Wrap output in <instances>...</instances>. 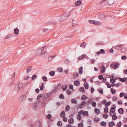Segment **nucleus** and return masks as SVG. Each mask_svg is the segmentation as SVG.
Instances as JSON below:
<instances>
[{
  "mask_svg": "<svg viewBox=\"0 0 127 127\" xmlns=\"http://www.w3.org/2000/svg\"><path fill=\"white\" fill-rule=\"evenodd\" d=\"M72 92L70 90L68 89L66 91L67 94L68 95H70L71 94Z\"/></svg>",
  "mask_w": 127,
  "mask_h": 127,
  "instance_id": "50",
  "label": "nucleus"
},
{
  "mask_svg": "<svg viewBox=\"0 0 127 127\" xmlns=\"http://www.w3.org/2000/svg\"><path fill=\"white\" fill-rule=\"evenodd\" d=\"M105 50L103 49H102L97 52L96 53V54L97 55H99V54H104L105 53Z\"/></svg>",
  "mask_w": 127,
  "mask_h": 127,
  "instance_id": "8",
  "label": "nucleus"
},
{
  "mask_svg": "<svg viewBox=\"0 0 127 127\" xmlns=\"http://www.w3.org/2000/svg\"><path fill=\"white\" fill-rule=\"evenodd\" d=\"M20 98L22 100H25L26 99V95H21L20 97Z\"/></svg>",
  "mask_w": 127,
  "mask_h": 127,
  "instance_id": "23",
  "label": "nucleus"
},
{
  "mask_svg": "<svg viewBox=\"0 0 127 127\" xmlns=\"http://www.w3.org/2000/svg\"><path fill=\"white\" fill-rule=\"evenodd\" d=\"M116 125L118 127H120L121 126V121L119 122L118 124H117Z\"/></svg>",
  "mask_w": 127,
  "mask_h": 127,
  "instance_id": "59",
  "label": "nucleus"
},
{
  "mask_svg": "<svg viewBox=\"0 0 127 127\" xmlns=\"http://www.w3.org/2000/svg\"><path fill=\"white\" fill-rule=\"evenodd\" d=\"M98 91L100 94H103V89H99Z\"/></svg>",
  "mask_w": 127,
  "mask_h": 127,
  "instance_id": "44",
  "label": "nucleus"
},
{
  "mask_svg": "<svg viewBox=\"0 0 127 127\" xmlns=\"http://www.w3.org/2000/svg\"><path fill=\"white\" fill-rule=\"evenodd\" d=\"M45 46H44L43 47H42L41 48H39V49L37 50L36 51V54H35V55L34 56V57H35L37 55H39L41 54V55L42 54V52L43 50L45 48Z\"/></svg>",
  "mask_w": 127,
  "mask_h": 127,
  "instance_id": "2",
  "label": "nucleus"
},
{
  "mask_svg": "<svg viewBox=\"0 0 127 127\" xmlns=\"http://www.w3.org/2000/svg\"><path fill=\"white\" fill-rule=\"evenodd\" d=\"M111 92L112 93V94H114L116 93V90L111 88Z\"/></svg>",
  "mask_w": 127,
  "mask_h": 127,
  "instance_id": "36",
  "label": "nucleus"
},
{
  "mask_svg": "<svg viewBox=\"0 0 127 127\" xmlns=\"http://www.w3.org/2000/svg\"><path fill=\"white\" fill-rule=\"evenodd\" d=\"M77 118L79 120H80L81 119V116L79 114L77 115Z\"/></svg>",
  "mask_w": 127,
  "mask_h": 127,
  "instance_id": "60",
  "label": "nucleus"
},
{
  "mask_svg": "<svg viewBox=\"0 0 127 127\" xmlns=\"http://www.w3.org/2000/svg\"><path fill=\"white\" fill-rule=\"evenodd\" d=\"M83 67L81 66L79 68V73L80 74H82L83 72Z\"/></svg>",
  "mask_w": 127,
  "mask_h": 127,
  "instance_id": "25",
  "label": "nucleus"
},
{
  "mask_svg": "<svg viewBox=\"0 0 127 127\" xmlns=\"http://www.w3.org/2000/svg\"><path fill=\"white\" fill-rule=\"evenodd\" d=\"M46 117L47 118L50 119L52 117V116L50 114H48L46 116Z\"/></svg>",
  "mask_w": 127,
  "mask_h": 127,
  "instance_id": "52",
  "label": "nucleus"
},
{
  "mask_svg": "<svg viewBox=\"0 0 127 127\" xmlns=\"http://www.w3.org/2000/svg\"><path fill=\"white\" fill-rule=\"evenodd\" d=\"M23 83L22 82H20L19 84L18 85V88L19 89L18 90L20 89H21L23 87Z\"/></svg>",
  "mask_w": 127,
  "mask_h": 127,
  "instance_id": "33",
  "label": "nucleus"
},
{
  "mask_svg": "<svg viewBox=\"0 0 127 127\" xmlns=\"http://www.w3.org/2000/svg\"><path fill=\"white\" fill-rule=\"evenodd\" d=\"M39 100H37V101H36L35 102V104H34V105L33 106V108L34 109H35V108H36V107L37 106L36 105V104H37V103H38L39 102Z\"/></svg>",
  "mask_w": 127,
  "mask_h": 127,
  "instance_id": "51",
  "label": "nucleus"
},
{
  "mask_svg": "<svg viewBox=\"0 0 127 127\" xmlns=\"http://www.w3.org/2000/svg\"><path fill=\"white\" fill-rule=\"evenodd\" d=\"M100 68L101 69V72L102 73H104L105 72L106 68L104 66H102Z\"/></svg>",
  "mask_w": 127,
  "mask_h": 127,
  "instance_id": "17",
  "label": "nucleus"
},
{
  "mask_svg": "<svg viewBox=\"0 0 127 127\" xmlns=\"http://www.w3.org/2000/svg\"><path fill=\"white\" fill-rule=\"evenodd\" d=\"M120 81L122 82H124L126 81V79L125 78H120Z\"/></svg>",
  "mask_w": 127,
  "mask_h": 127,
  "instance_id": "56",
  "label": "nucleus"
},
{
  "mask_svg": "<svg viewBox=\"0 0 127 127\" xmlns=\"http://www.w3.org/2000/svg\"><path fill=\"white\" fill-rule=\"evenodd\" d=\"M94 112L96 114H98L100 113V111L97 108H95L94 109Z\"/></svg>",
  "mask_w": 127,
  "mask_h": 127,
  "instance_id": "16",
  "label": "nucleus"
},
{
  "mask_svg": "<svg viewBox=\"0 0 127 127\" xmlns=\"http://www.w3.org/2000/svg\"><path fill=\"white\" fill-rule=\"evenodd\" d=\"M84 58L87 59H89V57H88L87 56H86L85 54H83L82 55H81L78 57V59L79 60H80Z\"/></svg>",
  "mask_w": 127,
  "mask_h": 127,
  "instance_id": "6",
  "label": "nucleus"
},
{
  "mask_svg": "<svg viewBox=\"0 0 127 127\" xmlns=\"http://www.w3.org/2000/svg\"><path fill=\"white\" fill-rule=\"evenodd\" d=\"M79 90L81 92H82L83 93H84L85 91V90L83 87H80L79 88Z\"/></svg>",
  "mask_w": 127,
  "mask_h": 127,
  "instance_id": "26",
  "label": "nucleus"
},
{
  "mask_svg": "<svg viewBox=\"0 0 127 127\" xmlns=\"http://www.w3.org/2000/svg\"><path fill=\"white\" fill-rule=\"evenodd\" d=\"M108 111V108L107 107L105 106L104 109V112L105 113H107Z\"/></svg>",
  "mask_w": 127,
  "mask_h": 127,
  "instance_id": "20",
  "label": "nucleus"
},
{
  "mask_svg": "<svg viewBox=\"0 0 127 127\" xmlns=\"http://www.w3.org/2000/svg\"><path fill=\"white\" fill-rule=\"evenodd\" d=\"M56 90V89H55L54 90H52V91L50 93L46 94V95H47V96L46 97L45 96L44 97H45V98H46L47 97H49L52 96V95L53 93H54L56 92V91L55 90Z\"/></svg>",
  "mask_w": 127,
  "mask_h": 127,
  "instance_id": "3",
  "label": "nucleus"
},
{
  "mask_svg": "<svg viewBox=\"0 0 127 127\" xmlns=\"http://www.w3.org/2000/svg\"><path fill=\"white\" fill-rule=\"evenodd\" d=\"M114 75H113L112 76V78L110 80V82L112 83V84L114 83L116 79H114L113 78Z\"/></svg>",
  "mask_w": 127,
  "mask_h": 127,
  "instance_id": "10",
  "label": "nucleus"
},
{
  "mask_svg": "<svg viewBox=\"0 0 127 127\" xmlns=\"http://www.w3.org/2000/svg\"><path fill=\"white\" fill-rule=\"evenodd\" d=\"M92 104L93 107H95L96 106V103L95 101H93L92 102Z\"/></svg>",
  "mask_w": 127,
  "mask_h": 127,
  "instance_id": "57",
  "label": "nucleus"
},
{
  "mask_svg": "<svg viewBox=\"0 0 127 127\" xmlns=\"http://www.w3.org/2000/svg\"><path fill=\"white\" fill-rule=\"evenodd\" d=\"M89 21V23L91 24L97 25H99L100 24V22L98 21L92 20H90Z\"/></svg>",
  "mask_w": 127,
  "mask_h": 127,
  "instance_id": "5",
  "label": "nucleus"
},
{
  "mask_svg": "<svg viewBox=\"0 0 127 127\" xmlns=\"http://www.w3.org/2000/svg\"><path fill=\"white\" fill-rule=\"evenodd\" d=\"M48 48H47L46 49V51H44V52L41 54V55H42V56L44 57H47V56L48 55L49 53H47V50H48Z\"/></svg>",
  "mask_w": 127,
  "mask_h": 127,
  "instance_id": "7",
  "label": "nucleus"
},
{
  "mask_svg": "<svg viewBox=\"0 0 127 127\" xmlns=\"http://www.w3.org/2000/svg\"><path fill=\"white\" fill-rule=\"evenodd\" d=\"M81 4V2L80 0H77L75 2V4L77 6H79Z\"/></svg>",
  "mask_w": 127,
  "mask_h": 127,
  "instance_id": "14",
  "label": "nucleus"
},
{
  "mask_svg": "<svg viewBox=\"0 0 127 127\" xmlns=\"http://www.w3.org/2000/svg\"><path fill=\"white\" fill-rule=\"evenodd\" d=\"M121 52L122 53H124L126 51V48L124 47L122 48L121 49Z\"/></svg>",
  "mask_w": 127,
  "mask_h": 127,
  "instance_id": "48",
  "label": "nucleus"
},
{
  "mask_svg": "<svg viewBox=\"0 0 127 127\" xmlns=\"http://www.w3.org/2000/svg\"><path fill=\"white\" fill-rule=\"evenodd\" d=\"M14 32L16 34H18L19 33V29L17 28H16L14 30Z\"/></svg>",
  "mask_w": 127,
  "mask_h": 127,
  "instance_id": "13",
  "label": "nucleus"
},
{
  "mask_svg": "<svg viewBox=\"0 0 127 127\" xmlns=\"http://www.w3.org/2000/svg\"><path fill=\"white\" fill-rule=\"evenodd\" d=\"M87 98V96H86L85 95H83L81 98V99L82 100H85Z\"/></svg>",
  "mask_w": 127,
  "mask_h": 127,
  "instance_id": "40",
  "label": "nucleus"
},
{
  "mask_svg": "<svg viewBox=\"0 0 127 127\" xmlns=\"http://www.w3.org/2000/svg\"><path fill=\"white\" fill-rule=\"evenodd\" d=\"M114 0H109L108 4L109 5H112L114 3Z\"/></svg>",
  "mask_w": 127,
  "mask_h": 127,
  "instance_id": "30",
  "label": "nucleus"
},
{
  "mask_svg": "<svg viewBox=\"0 0 127 127\" xmlns=\"http://www.w3.org/2000/svg\"><path fill=\"white\" fill-rule=\"evenodd\" d=\"M106 114L105 113L104 114L103 116V118L105 119H106L108 117V115Z\"/></svg>",
  "mask_w": 127,
  "mask_h": 127,
  "instance_id": "58",
  "label": "nucleus"
},
{
  "mask_svg": "<svg viewBox=\"0 0 127 127\" xmlns=\"http://www.w3.org/2000/svg\"><path fill=\"white\" fill-rule=\"evenodd\" d=\"M44 32L46 33L48 31V30H50V29H48L46 28H44L41 29Z\"/></svg>",
  "mask_w": 127,
  "mask_h": 127,
  "instance_id": "24",
  "label": "nucleus"
},
{
  "mask_svg": "<svg viewBox=\"0 0 127 127\" xmlns=\"http://www.w3.org/2000/svg\"><path fill=\"white\" fill-rule=\"evenodd\" d=\"M35 124H37L38 127H41V124L39 121H37L35 122Z\"/></svg>",
  "mask_w": 127,
  "mask_h": 127,
  "instance_id": "19",
  "label": "nucleus"
},
{
  "mask_svg": "<svg viewBox=\"0 0 127 127\" xmlns=\"http://www.w3.org/2000/svg\"><path fill=\"white\" fill-rule=\"evenodd\" d=\"M80 82L79 80H76L74 81V85L78 86L80 85Z\"/></svg>",
  "mask_w": 127,
  "mask_h": 127,
  "instance_id": "11",
  "label": "nucleus"
},
{
  "mask_svg": "<svg viewBox=\"0 0 127 127\" xmlns=\"http://www.w3.org/2000/svg\"><path fill=\"white\" fill-rule=\"evenodd\" d=\"M98 16L101 19H103L105 17V15L103 14H100Z\"/></svg>",
  "mask_w": 127,
  "mask_h": 127,
  "instance_id": "18",
  "label": "nucleus"
},
{
  "mask_svg": "<svg viewBox=\"0 0 127 127\" xmlns=\"http://www.w3.org/2000/svg\"><path fill=\"white\" fill-rule=\"evenodd\" d=\"M111 104V102L110 101H108L106 102V103H105V106L107 107V106H109V105Z\"/></svg>",
  "mask_w": 127,
  "mask_h": 127,
  "instance_id": "38",
  "label": "nucleus"
},
{
  "mask_svg": "<svg viewBox=\"0 0 127 127\" xmlns=\"http://www.w3.org/2000/svg\"><path fill=\"white\" fill-rule=\"evenodd\" d=\"M65 115L64 111H63L61 112V113L60 114V116L61 117H63L64 116H65Z\"/></svg>",
  "mask_w": 127,
  "mask_h": 127,
  "instance_id": "34",
  "label": "nucleus"
},
{
  "mask_svg": "<svg viewBox=\"0 0 127 127\" xmlns=\"http://www.w3.org/2000/svg\"><path fill=\"white\" fill-rule=\"evenodd\" d=\"M37 77V75L36 74H34L32 75V79L33 80Z\"/></svg>",
  "mask_w": 127,
  "mask_h": 127,
  "instance_id": "47",
  "label": "nucleus"
},
{
  "mask_svg": "<svg viewBox=\"0 0 127 127\" xmlns=\"http://www.w3.org/2000/svg\"><path fill=\"white\" fill-rule=\"evenodd\" d=\"M83 116H88L89 115L88 112L87 111H85L84 112L83 111V113L82 114Z\"/></svg>",
  "mask_w": 127,
  "mask_h": 127,
  "instance_id": "35",
  "label": "nucleus"
},
{
  "mask_svg": "<svg viewBox=\"0 0 127 127\" xmlns=\"http://www.w3.org/2000/svg\"><path fill=\"white\" fill-rule=\"evenodd\" d=\"M79 75V73H78L76 72H74L73 73V76H76V77L78 76Z\"/></svg>",
  "mask_w": 127,
  "mask_h": 127,
  "instance_id": "63",
  "label": "nucleus"
},
{
  "mask_svg": "<svg viewBox=\"0 0 127 127\" xmlns=\"http://www.w3.org/2000/svg\"><path fill=\"white\" fill-rule=\"evenodd\" d=\"M69 89L72 90V91L74 90L73 86L72 84H69L68 85Z\"/></svg>",
  "mask_w": 127,
  "mask_h": 127,
  "instance_id": "32",
  "label": "nucleus"
},
{
  "mask_svg": "<svg viewBox=\"0 0 127 127\" xmlns=\"http://www.w3.org/2000/svg\"><path fill=\"white\" fill-rule=\"evenodd\" d=\"M61 84H58V85L56 87L55 89H56V90H55L56 91V92L57 91V90H58L61 87Z\"/></svg>",
  "mask_w": 127,
  "mask_h": 127,
  "instance_id": "28",
  "label": "nucleus"
},
{
  "mask_svg": "<svg viewBox=\"0 0 127 127\" xmlns=\"http://www.w3.org/2000/svg\"><path fill=\"white\" fill-rule=\"evenodd\" d=\"M115 125V123L113 121L109 122V127H112Z\"/></svg>",
  "mask_w": 127,
  "mask_h": 127,
  "instance_id": "15",
  "label": "nucleus"
},
{
  "mask_svg": "<svg viewBox=\"0 0 127 127\" xmlns=\"http://www.w3.org/2000/svg\"><path fill=\"white\" fill-rule=\"evenodd\" d=\"M12 34L10 33L7 36L5 37L4 38V39L8 38H10V37L12 36Z\"/></svg>",
  "mask_w": 127,
  "mask_h": 127,
  "instance_id": "42",
  "label": "nucleus"
},
{
  "mask_svg": "<svg viewBox=\"0 0 127 127\" xmlns=\"http://www.w3.org/2000/svg\"><path fill=\"white\" fill-rule=\"evenodd\" d=\"M59 97L60 98L62 99H64V98L63 95L62 94H61L59 95Z\"/></svg>",
  "mask_w": 127,
  "mask_h": 127,
  "instance_id": "53",
  "label": "nucleus"
},
{
  "mask_svg": "<svg viewBox=\"0 0 127 127\" xmlns=\"http://www.w3.org/2000/svg\"><path fill=\"white\" fill-rule=\"evenodd\" d=\"M83 123H80L78 124V127H83Z\"/></svg>",
  "mask_w": 127,
  "mask_h": 127,
  "instance_id": "54",
  "label": "nucleus"
},
{
  "mask_svg": "<svg viewBox=\"0 0 127 127\" xmlns=\"http://www.w3.org/2000/svg\"><path fill=\"white\" fill-rule=\"evenodd\" d=\"M70 109V107L69 105H67L65 107V111H68Z\"/></svg>",
  "mask_w": 127,
  "mask_h": 127,
  "instance_id": "43",
  "label": "nucleus"
},
{
  "mask_svg": "<svg viewBox=\"0 0 127 127\" xmlns=\"http://www.w3.org/2000/svg\"><path fill=\"white\" fill-rule=\"evenodd\" d=\"M71 102L72 103L76 104L77 103V101L76 99H72L71 100Z\"/></svg>",
  "mask_w": 127,
  "mask_h": 127,
  "instance_id": "37",
  "label": "nucleus"
},
{
  "mask_svg": "<svg viewBox=\"0 0 127 127\" xmlns=\"http://www.w3.org/2000/svg\"><path fill=\"white\" fill-rule=\"evenodd\" d=\"M113 106H114V107H112L110 109V111L112 112V113H114L116 111L115 108L116 107V106L114 105H113Z\"/></svg>",
  "mask_w": 127,
  "mask_h": 127,
  "instance_id": "9",
  "label": "nucleus"
},
{
  "mask_svg": "<svg viewBox=\"0 0 127 127\" xmlns=\"http://www.w3.org/2000/svg\"><path fill=\"white\" fill-rule=\"evenodd\" d=\"M91 63L93 64H94V63L95 62V60L94 59H91Z\"/></svg>",
  "mask_w": 127,
  "mask_h": 127,
  "instance_id": "64",
  "label": "nucleus"
},
{
  "mask_svg": "<svg viewBox=\"0 0 127 127\" xmlns=\"http://www.w3.org/2000/svg\"><path fill=\"white\" fill-rule=\"evenodd\" d=\"M57 125L60 127H61L62 126V123L61 121H59L57 124Z\"/></svg>",
  "mask_w": 127,
  "mask_h": 127,
  "instance_id": "41",
  "label": "nucleus"
},
{
  "mask_svg": "<svg viewBox=\"0 0 127 127\" xmlns=\"http://www.w3.org/2000/svg\"><path fill=\"white\" fill-rule=\"evenodd\" d=\"M118 118V117L116 116L113 115L112 116V119L113 120H115Z\"/></svg>",
  "mask_w": 127,
  "mask_h": 127,
  "instance_id": "45",
  "label": "nucleus"
},
{
  "mask_svg": "<svg viewBox=\"0 0 127 127\" xmlns=\"http://www.w3.org/2000/svg\"><path fill=\"white\" fill-rule=\"evenodd\" d=\"M32 67L31 66L29 67L28 68H27V72L28 73L30 71H31L32 69Z\"/></svg>",
  "mask_w": 127,
  "mask_h": 127,
  "instance_id": "39",
  "label": "nucleus"
},
{
  "mask_svg": "<svg viewBox=\"0 0 127 127\" xmlns=\"http://www.w3.org/2000/svg\"><path fill=\"white\" fill-rule=\"evenodd\" d=\"M86 45V42H84L82 43L81 44L80 46L82 47L83 48H84Z\"/></svg>",
  "mask_w": 127,
  "mask_h": 127,
  "instance_id": "49",
  "label": "nucleus"
},
{
  "mask_svg": "<svg viewBox=\"0 0 127 127\" xmlns=\"http://www.w3.org/2000/svg\"><path fill=\"white\" fill-rule=\"evenodd\" d=\"M118 112L121 114H123L124 113V109L122 108H119L118 110Z\"/></svg>",
  "mask_w": 127,
  "mask_h": 127,
  "instance_id": "12",
  "label": "nucleus"
},
{
  "mask_svg": "<svg viewBox=\"0 0 127 127\" xmlns=\"http://www.w3.org/2000/svg\"><path fill=\"white\" fill-rule=\"evenodd\" d=\"M119 64L118 63H117V64H111L110 65V67L112 68H113L114 69H116V68L118 67L119 66H118Z\"/></svg>",
  "mask_w": 127,
  "mask_h": 127,
  "instance_id": "4",
  "label": "nucleus"
},
{
  "mask_svg": "<svg viewBox=\"0 0 127 127\" xmlns=\"http://www.w3.org/2000/svg\"><path fill=\"white\" fill-rule=\"evenodd\" d=\"M106 0H102V1L100 2V4L102 6H105L106 4H107V2H105V4H103L104 1H106Z\"/></svg>",
  "mask_w": 127,
  "mask_h": 127,
  "instance_id": "31",
  "label": "nucleus"
},
{
  "mask_svg": "<svg viewBox=\"0 0 127 127\" xmlns=\"http://www.w3.org/2000/svg\"><path fill=\"white\" fill-rule=\"evenodd\" d=\"M106 125V123L104 121H102L100 122V125L102 126L105 127Z\"/></svg>",
  "mask_w": 127,
  "mask_h": 127,
  "instance_id": "27",
  "label": "nucleus"
},
{
  "mask_svg": "<svg viewBox=\"0 0 127 127\" xmlns=\"http://www.w3.org/2000/svg\"><path fill=\"white\" fill-rule=\"evenodd\" d=\"M84 86L85 88V89H88L89 87V85L88 84V82L84 83Z\"/></svg>",
  "mask_w": 127,
  "mask_h": 127,
  "instance_id": "21",
  "label": "nucleus"
},
{
  "mask_svg": "<svg viewBox=\"0 0 127 127\" xmlns=\"http://www.w3.org/2000/svg\"><path fill=\"white\" fill-rule=\"evenodd\" d=\"M42 79L44 81H47V79L46 76H43L42 77Z\"/></svg>",
  "mask_w": 127,
  "mask_h": 127,
  "instance_id": "62",
  "label": "nucleus"
},
{
  "mask_svg": "<svg viewBox=\"0 0 127 127\" xmlns=\"http://www.w3.org/2000/svg\"><path fill=\"white\" fill-rule=\"evenodd\" d=\"M103 75H100L98 76V79L99 80H102L103 79Z\"/></svg>",
  "mask_w": 127,
  "mask_h": 127,
  "instance_id": "61",
  "label": "nucleus"
},
{
  "mask_svg": "<svg viewBox=\"0 0 127 127\" xmlns=\"http://www.w3.org/2000/svg\"><path fill=\"white\" fill-rule=\"evenodd\" d=\"M58 70L59 71V72H63V69L61 67H59L58 68Z\"/></svg>",
  "mask_w": 127,
  "mask_h": 127,
  "instance_id": "55",
  "label": "nucleus"
},
{
  "mask_svg": "<svg viewBox=\"0 0 127 127\" xmlns=\"http://www.w3.org/2000/svg\"><path fill=\"white\" fill-rule=\"evenodd\" d=\"M69 16L68 13H63L61 14L60 16H59L58 18L59 21H62L64 20Z\"/></svg>",
  "mask_w": 127,
  "mask_h": 127,
  "instance_id": "1",
  "label": "nucleus"
},
{
  "mask_svg": "<svg viewBox=\"0 0 127 127\" xmlns=\"http://www.w3.org/2000/svg\"><path fill=\"white\" fill-rule=\"evenodd\" d=\"M55 71L53 70L50 71L49 72V74L50 75L53 76L55 75Z\"/></svg>",
  "mask_w": 127,
  "mask_h": 127,
  "instance_id": "29",
  "label": "nucleus"
},
{
  "mask_svg": "<svg viewBox=\"0 0 127 127\" xmlns=\"http://www.w3.org/2000/svg\"><path fill=\"white\" fill-rule=\"evenodd\" d=\"M42 85L41 86H40V90L42 91L44 89V85L43 83H42Z\"/></svg>",
  "mask_w": 127,
  "mask_h": 127,
  "instance_id": "46",
  "label": "nucleus"
},
{
  "mask_svg": "<svg viewBox=\"0 0 127 127\" xmlns=\"http://www.w3.org/2000/svg\"><path fill=\"white\" fill-rule=\"evenodd\" d=\"M68 122L70 124H72L74 122V120L73 118H71L68 120Z\"/></svg>",
  "mask_w": 127,
  "mask_h": 127,
  "instance_id": "22",
  "label": "nucleus"
}]
</instances>
